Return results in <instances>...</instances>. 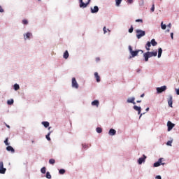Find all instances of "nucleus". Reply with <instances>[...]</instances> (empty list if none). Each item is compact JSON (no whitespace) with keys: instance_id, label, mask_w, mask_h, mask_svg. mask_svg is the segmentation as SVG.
<instances>
[{"instance_id":"f257e3e1","label":"nucleus","mask_w":179,"mask_h":179,"mask_svg":"<svg viewBox=\"0 0 179 179\" xmlns=\"http://www.w3.org/2000/svg\"><path fill=\"white\" fill-rule=\"evenodd\" d=\"M129 50L132 58H135V57L138 56V54H139V52L143 54V50H136V51H134L131 45L129 46Z\"/></svg>"},{"instance_id":"f03ea898","label":"nucleus","mask_w":179,"mask_h":179,"mask_svg":"<svg viewBox=\"0 0 179 179\" xmlns=\"http://www.w3.org/2000/svg\"><path fill=\"white\" fill-rule=\"evenodd\" d=\"M136 37L139 40V38H142L144 36H145L146 32L145 31H142L141 29L136 30Z\"/></svg>"},{"instance_id":"7ed1b4c3","label":"nucleus","mask_w":179,"mask_h":179,"mask_svg":"<svg viewBox=\"0 0 179 179\" xmlns=\"http://www.w3.org/2000/svg\"><path fill=\"white\" fill-rule=\"evenodd\" d=\"M144 59L145 62H148L149 61V58H152V55L151 52H146L145 53L143 54Z\"/></svg>"},{"instance_id":"20e7f679","label":"nucleus","mask_w":179,"mask_h":179,"mask_svg":"<svg viewBox=\"0 0 179 179\" xmlns=\"http://www.w3.org/2000/svg\"><path fill=\"white\" fill-rule=\"evenodd\" d=\"M144 59L145 62H148L149 61V58H152V55L151 52H146L145 53L143 54Z\"/></svg>"},{"instance_id":"39448f33","label":"nucleus","mask_w":179,"mask_h":179,"mask_svg":"<svg viewBox=\"0 0 179 179\" xmlns=\"http://www.w3.org/2000/svg\"><path fill=\"white\" fill-rule=\"evenodd\" d=\"M6 168H3V162H0V174H5Z\"/></svg>"},{"instance_id":"423d86ee","label":"nucleus","mask_w":179,"mask_h":179,"mask_svg":"<svg viewBox=\"0 0 179 179\" xmlns=\"http://www.w3.org/2000/svg\"><path fill=\"white\" fill-rule=\"evenodd\" d=\"M166 90H167V87L166 85L157 88V93H163V92H166Z\"/></svg>"},{"instance_id":"0eeeda50","label":"nucleus","mask_w":179,"mask_h":179,"mask_svg":"<svg viewBox=\"0 0 179 179\" xmlns=\"http://www.w3.org/2000/svg\"><path fill=\"white\" fill-rule=\"evenodd\" d=\"M163 158H160L158 159L157 162L154 163V167H159V166H164V163H162Z\"/></svg>"},{"instance_id":"6e6552de","label":"nucleus","mask_w":179,"mask_h":179,"mask_svg":"<svg viewBox=\"0 0 179 179\" xmlns=\"http://www.w3.org/2000/svg\"><path fill=\"white\" fill-rule=\"evenodd\" d=\"M80 2V8H87V5H89V1H87V3H84L83 0H79Z\"/></svg>"},{"instance_id":"1a4fd4ad","label":"nucleus","mask_w":179,"mask_h":179,"mask_svg":"<svg viewBox=\"0 0 179 179\" xmlns=\"http://www.w3.org/2000/svg\"><path fill=\"white\" fill-rule=\"evenodd\" d=\"M72 87H75V89H78L79 87V85L78 84V82L76 81V78H72Z\"/></svg>"},{"instance_id":"9d476101","label":"nucleus","mask_w":179,"mask_h":179,"mask_svg":"<svg viewBox=\"0 0 179 179\" xmlns=\"http://www.w3.org/2000/svg\"><path fill=\"white\" fill-rule=\"evenodd\" d=\"M168 103H169V107L173 108V96L169 95L168 96Z\"/></svg>"},{"instance_id":"9b49d317","label":"nucleus","mask_w":179,"mask_h":179,"mask_svg":"<svg viewBox=\"0 0 179 179\" xmlns=\"http://www.w3.org/2000/svg\"><path fill=\"white\" fill-rule=\"evenodd\" d=\"M176 124H173L171 122L169 121L167 122L168 131H171L174 128Z\"/></svg>"},{"instance_id":"f8f14e48","label":"nucleus","mask_w":179,"mask_h":179,"mask_svg":"<svg viewBox=\"0 0 179 179\" xmlns=\"http://www.w3.org/2000/svg\"><path fill=\"white\" fill-rule=\"evenodd\" d=\"M97 12H99V6H95L91 8V13H97Z\"/></svg>"},{"instance_id":"ddd939ff","label":"nucleus","mask_w":179,"mask_h":179,"mask_svg":"<svg viewBox=\"0 0 179 179\" xmlns=\"http://www.w3.org/2000/svg\"><path fill=\"white\" fill-rule=\"evenodd\" d=\"M117 134V131L114 129H110L109 130L108 134L110 135V136H113V135H115Z\"/></svg>"},{"instance_id":"4468645a","label":"nucleus","mask_w":179,"mask_h":179,"mask_svg":"<svg viewBox=\"0 0 179 179\" xmlns=\"http://www.w3.org/2000/svg\"><path fill=\"white\" fill-rule=\"evenodd\" d=\"M6 150L8 152H11V153H15V149H13V147L10 145L6 147Z\"/></svg>"},{"instance_id":"2eb2a0df","label":"nucleus","mask_w":179,"mask_h":179,"mask_svg":"<svg viewBox=\"0 0 179 179\" xmlns=\"http://www.w3.org/2000/svg\"><path fill=\"white\" fill-rule=\"evenodd\" d=\"M146 159V156L143 155V157H141L138 159V164H142V163H143V162H145V160Z\"/></svg>"},{"instance_id":"dca6fc26","label":"nucleus","mask_w":179,"mask_h":179,"mask_svg":"<svg viewBox=\"0 0 179 179\" xmlns=\"http://www.w3.org/2000/svg\"><path fill=\"white\" fill-rule=\"evenodd\" d=\"M33 34L30 32H27L25 35H24V40H27V38H30Z\"/></svg>"},{"instance_id":"f3484780","label":"nucleus","mask_w":179,"mask_h":179,"mask_svg":"<svg viewBox=\"0 0 179 179\" xmlns=\"http://www.w3.org/2000/svg\"><path fill=\"white\" fill-rule=\"evenodd\" d=\"M133 108L136 111H138V114H141V111H142V109L141 108V107L137 106H134Z\"/></svg>"},{"instance_id":"a211bd4d","label":"nucleus","mask_w":179,"mask_h":179,"mask_svg":"<svg viewBox=\"0 0 179 179\" xmlns=\"http://www.w3.org/2000/svg\"><path fill=\"white\" fill-rule=\"evenodd\" d=\"M127 103H132V104H136V103H135V98L134 97L129 98L127 99Z\"/></svg>"},{"instance_id":"6ab92c4d","label":"nucleus","mask_w":179,"mask_h":179,"mask_svg":"<svg viewBox=\"0 0 179 179\" xmlns=\"http://www.w3.org/2000/svg\"><path fill=\"white\" fill-rule=\"evenodd\" d=\"M99 104H100L99 100H94L92 102V106H96V107H99Z\"/></svg>"},{"instance_id":"aec40b11","label":"nucleus","mask_w":179,"mask_h":179,"mask_svg":"<svg viewBox=\"0 0 179 179\" xmlns=\"http://www.w3.org/2000/svg\"><path fill=\"white\" fill-rule=\"evenodd\" d=\"M152 45V43H150V42H147V44L145 45V48L147 50V51H150V47Z\"/></svg>"},{"instance_id":"412c9836","label":"nucleus","mask_w":179,"mask_h":179,"mask_svg":"<svg viewBox=\"0 0 179 179\" xmlns=\"http://www.w3.org/2000/svg\"><path fill=\"white\" fill-rule=\"evenodd\" d=\"M94 76H95V79L96 80V82H100V76H99V73L95 72L94 73Z\"/></svg>"},{"instance_id":"4be33fe9","label":"nucleus","mask_w":179,"mask_h":179,"mask_svg":"<svg viewBox=\"0 0 179 179\" xmlns=\"http://www.w3.org/2000/svg\"><path fill=\"white\" fill-rule=\"evenodd\" d=\"M64 58L65 59H68L69 58V53L68 52V50H66L63 55Z\"/></svg>"},{"instance_id":"5701e85b","label":"nucleus","mask_w":179,"mask_h":179,"mask_svg":"<svg viewBox=\"0 0 179 179\" xmlns=\"http://www.w3.org/2000/svg\"><path fill=\"white\" fill-rule=\"evenodd\" d=\"M150 43L153 47H156V45H157V42H156V40L155 39H152Z\"/></svg>"},{"instance_id":"b1692460","label":"nucleus","mask_w":179,"mask_h":179,"mask_svg":"<svg viewBox=\"0 0 179 179\" xmlns=\"http://www.w3.org/2000/svg\"><path fill=\"white\" fill-rule=\"evenodd\" d=\"M162 52H163V49H162V48H159L158 49V58H160V57H162Z\"/></svg>"},{"instance_id":"393cba45","label":"nucleus","mask_w":179,"mask_h":179,"mask_svg":"<svg viewBox=\"0 0 179 179\" xmlns=\"http://www.w3.org/2000/svg\"><path fill=\"white\" fill-rule=\"evenodd\" d=\"M42 125H43L45 127V128H48V127H50V122H42Z\"/></svg>"},{"instance_id":"a878e982","label":"nucleus","mask_w":179,"mask_h":179,"mask_svg":"<svg viewBox=\"0 0 179 179\" xmlns=\"http://www.w3.org/2000/svg\"><path fill=\"white\" fill-rule=\"evenodd\" d=\"M167 27V26L163 23V22H161V28L162 29V30H166V28Z\"/></svg>"},{"instance_id":"bb28decb","label":"nucleus","mask_w":179,"mask_h":179,"mask_svg":"<svg viewBox=\"0 0 179 179\" xmlns=\"http://www.w3.org/2000/svg\"><path fill=\"white\" fill-rule=\"evenodd\" d=\"M96 131L98 134H101L103 132V129L101 127H97Z\"/></svg>"},{"instance_id":"cd10ccee","label":"nucleus","mask_w":179,"mask_h":179,"mask_svg":"<svg viewBox=\"0 0 179 179\" xmlns=\"http://www.w3.org/2000/svg\"><path fill=\"white\" fill-rule=\"evenodd\" d=\"M116 2V6H120L121 5V2H122V0H115Z\"/></svg>"},{"instance_id":"c85d7f7f","label":"nucleus","mask_w":179,"mask_h":179,"mask_svg":"<svg viewBox=\"0 0 179 179\" xmlns=\"http://www.w3.org/2000/svg\"><path fill=\"white\" fill-rule=\"evenodd\" d=\"M19 89H20V87L19 86V85L15 84L14 85V90H19Z\"/></svg>"},{"instance_id":"c756f323","label":"nucleus","mask_w":179,"mask_h":179,"mask_svg":"<svg viewBox=\"0 0 179 179\" xmlns=\"http://www.w3.org/2000/svg\"><path fill=\"white\" fill-rule=\"evenodd\" d=\"M13 103V99H10L7 101V104H8V106H12Z\"/></svg>"},{"instance_id":"7c9ffc66","label":"nucleus","mask_w":179,"mask_h":179,"mask_svg":"<svg viewBox=\"0 0 179 179\" xmlns=\"http://www.w3.org/2000/svg\"><path fill=\"white\" fill-rule=\"evenodd\" d=\"M49 163H50V164H55V159H50L49 160Z\"/></svg>"},{"instance_id":"2f4dec72","label":"nucleus","mask_w":179,"mask_h":179,"mask_svg":"<svg viewBox=\"0 0 179 179\" xmlns=\"http://www.w3.org/2000/svg\"><path fill=\"white\" fill-rule=\"evenodd\" d=\"M50 135H51V132H49L47 135H46V139L48 141H51V138H50Z\"/></svg>"},{"instance_id":"473e14b6","label":"nucleus","mask_w":179,"mask_h":179,"mask_svg":"<svg viewBox=\"0 0 179 179\" xmlns=\"http://www.w3.org/2000/svg\"><path fill=\"white\" fill-rule=\"evenodd\" d=\"M46 178L51 179V174L50 172L46 173Z\"/></svg>"},{"instance_id":"72a5a7b5","label":"nucleus","mask_w":179,"mask_h":179,"mask_svg":"<svg viewBox=\"0 0 179 179\" xmlns=\"http://www.w3.org/2000/svg\"><path fill=\"white\" fill-rule=\"evenodd\" d=\"M152 57H157V52H151Z\"/></svg>"},{"instance_id":"f704fd0d","label":"nucleus","mask_w":179,"mask_h":179,"mask_svg":"<svg viewBox=\"0 0 179 179\" xmlns=\"http://www.w3.org/2000/svg\"><path fill=\"white\" fill-rule=\"evenodd\" d=\"M41 171L42 174H45V167H43L41 169Z\"/></svg>"},{"instance_id":"c9c22d12","label":"nucleus","mask_w":179,"mask_h":179,"mask_svg":"<svg viewBox=\"0 0 179 179\" xmlns=\"http://www.w3.org/2000/svg\"><path fill=\"white\" fill-rule=\"evenodd\" d=\"M59 174H65V169H60L59 171Z\"/></svg>"},{"instance_id":"e433bc0d","label":"nucleus","mask_w":179,"mask_h":179,"mask_svg":"<svg viewBox=\"0 0 179 179\" xmlns=\"http://www.w3.org/2000/svg\"><path fill=\"white\" fill-rule=\"evenodd\" d=\"M8 138H6V140L4 141V143H5V145H6V146H9V143H8Z\"/></svg>"},{"instance_id":"4c0bfd02","label":"nucleus","mask_w":179,"mask_h":179,"mask_svg":"<svg viewBox=\"0 0 179 179\" xmlns=\"http://www.w3.org/2000/svg\"><path fill=\"white\" fill-rule=\"evenodd\" d=\"M22 23H23V24H29V21H27V20H22Z\"/></svg>"},{"instance_id":"58836bf2","label":"nucleus","mask_w":179,"mask_h":179,"mask_svg":"<svg viewBox=\"0 0 179 179\" xmlns=\"http://www.w3.org/2000/svg\"><path fill=\"white\" fill-rule=\"evenodd\" d=\"M107 30H108V31L110 32V29H107L106 28V27H103V33H104V34H106V33H107Z\"/></svg>"},{"instance_id":"ea45409f","label":"nucleus","mask_w":179,"mask_h":179,"mask_svg":"<svg viewBox=\"0 0 179 179\" xmlns=\"http://www.w3.org/2000/svg\"><path fill=\"white\" fill-rule=\"evenodd\" d=\"M173 143V141H169L167 143H166V145H168V146H171V144Z\"/></svg>"},{"instance_id":"a19ab883","label":"nucleus","mask_w":179,"mask_h":179,"mask_svg":"<svg viewBox=\"0 0 179 179\" xmlns=\"http://www.w3.org/2000/svg\"><path fill=\"white\" fill-rule=\"evenodd\" d=\"M136 22H140V23H143V20L142 19H137V20H136Z\"/></svg>"},{"instance_id":"79ce46f5","label":"nucleus","mask_w":179,"mask_h":179,"mask_svg":"<svg viewBox=\"0 0 179 179\" xmlns=\"http://www.w3.org/2000/svg\"><path fill=\"white\" fill-rule=\"evenodd\" d=\"M134 31V27H131V28L129 29V33H132Z\"/></svg>"},{"instance_id":"37998d69","label":"nucleus","mask_w":179,"mask_h":179,"mask_svg":"<svg viewBox=\"0 0 179 179\" xmlns=\"http://www.w3.org/2000/svg\"><path fill=\"white\" fill-rule=\"evenodd\" d=\"M3 12H4L3 8H2L1 6H0V13H3Z\"/></svg>"},{"instance_id":"c03bdc74","label":"nucleus","mask_w":179,"mask_h":179,"mask_svg":"<svg viewBox=\"0 0 179 179\" xmlns=\"http://www.w3.org/2000/svg\"><path fill=\"white\" fill-rule=\"evenodd\" d=\"M139 5H140L141 6H143V5H144V1H143V0H141V2L139 3Z\"/></svg>"},{"instance_id":"a18cd8bd","label":"nucleus","mask_w":179,"mask_h":179,"mask_svg":"<svg viewBox=\"0 0 179 179\" xmlns=\"http://www.w3.org/2000/svg\"><path fill=\"white\" fill-rule=\"evenodd\" d=\"M151 12H155V4H153L151 8Z\"/></svg>"},{"instance_id":"49530a36","label":"nucleus","mask_w":179,"mask_h":179,"mask_svg":"<svg viewBox=\"0 0 179 179\" xmlns=\"http://www.w3.org/2000/svg\"><path fill=\"white\" fill-rule=\"evenodd\" d=\"M174 34L173 33H171V37L172 38V40H174Z\"/></svg>"},{"instance_id":"de8ad7c7","label":"nucleus","mask_w":179,"mask_h":179,"mask_svg":"<svg viewBox=\"0 0 179 179\" xmlns=\"http://www.w3.org/2000/svg\"><path fill=\"white\" fill-rule=\"evenodd\" d=\"M128 3H132L134 2V0H127Z\"/></svg>"},{"instance_id":"09e8293b","label":"nucleus","mask_w":179,"mask_h":179,"mask_svg":"<svg viewBox=\"0 0 179 179\" xmlns=\"http://www.w3.org/2000/svg\"><path fill=\"white\" fill-rule=\"evenodd\" d=\"M155 178H156V179H162V176H157L155 177Z\"/></svg>"},{"instance_id":"8fccbe9b","label":"nucleus","mask_w":179,"mask_h":179,"mask_svg":"<svg viewBox=\"0 0 179 179\" xmlns=\"http://www.w3.org/2000/svg\"><path fill=\"white\" fill-rule=\"evenodd\" d=\"M176 94H178V96H179V88L178 89H176Z\"/></svg>"},{"instance_id":"3c124183","label":"nucleus","mask_w":179,"mask_h":179,"mask_svg":"<svg viewBox=\"0 0 179 179\" xmlns=\"http://www.w3.org/2000/svg\"><path fill=\"white\" fill-rule=\"evenodd\" d=\"M168 27H169V29H171V23H169V24H168Z\"/></svg>"},{"instance_id":"603ef678","label":"nucleus","mask_w":179,"mask_h":179,"mask_svg":"<svg viewBox=\"0 0 179 179\" xmlns=\"http://www.w3.org/2000/svg\"><path fill=\"white\" fill-rule=\"evenodd\" d=\"M96 61L97 62H99V61H100V58H99V57H96Z\"/></svg>"},{"instance_id":"864d4df0","label":"nucleus","mask_w":179,"mask_h":179,"mask_svg":"<svg viewBox=\"0 0 179 179\" xmlns=\"http://www.w3.org/2000/svg\"><path fill=\"white\" fill-rule=\"evenodd\" d=\"M141 97H145V94H142L141 95Z\"/></svg>"},{"instance_id":"5fc2aeb1","label":"nucleus","mask_w":179,"mask_h":179,"mask_svg":"<svg viewBox=\"0 0 179 179\" xmlns=\"http://www.w3.org/2000/svg\"><path fill=\"white\" fill-rule=\"evenodd\" d=\"M6 126L7 127V128H10V126L6 124Z\"/></svg>"},{"instance_id":"6e6d98bb","label":"nucleus","mask_w":179,"mask_h":179,"mask_svg":"<svg viewBox=\"0 0 179 179\" xmlns=\"http://www.w3.org/2000/svg\"><path fill=\"white\" fill-rule=\"evenodd\" d=\"M145 111H149V108H147L145 109Z\"/></svg>"},{"instance_id":"4d7b16f0","label":"nucleus","mask_w":179,"mask_h":179,"mask_svg":"<svg viewBox=\"0 0 179 179\" xmlns=\"http://www.w3.org/2000/svg\"><path fill=\"white\" fill-rule=\"evenodd\" d=\"M92 0H88V3H90V1H91Z\"/></svg>"},{"instance_id":"13d9d810","label":"nucleus","mask_w":179,"mask_h":179,"mask_svg":"<svg viewBox=\"0 0 179 179\" xmlns=\"http://www.w3.org/2000/svg\"><path fill=\"white\" fill-rule=\"evenodd\" d=\"M142 101H137V103H141Z\"/></svg>"},{"instance_id":"bf43d9fd","label":"nucleus","mask_w":179,"mask_h":179,"mask_svg":"<svg viewBox=\"0 0 179 179\" xmlns=\"http://www.w3.org/2000/svg\"><path fill=\"white\" fill-rule=\"evenodd\" d=\"M167 31L169 32V31H170V29H168Z\"/></svg>"},{"instance_id":"052dcab7","label":"nucleus","mask_w":179,"mask_h":179,"mask_svg":"<svg viewBox=\"0 0 179 179\" xmlns=\"http://www.w3.org/2000/svg\"><path fill=\"white\" fill-rule=\"evenodd\" d=\"M141 117H142V114L140 115V118H141Z\"/></svg>"},{"instance_id":"680f3d73","label":"nucleus","mask_w":179,"mask_h":179,"mask_svg":"<svg viewBox=\"0 0 179 179\" xmlns=\"http://www.w3.org/2000/svg\"><path fill=\"white\" fill-rule=\"evenodd\" d=\"M48 129H51V127H49Z\"/></svg>"},{"instance_id":"e2e57ef3","label":"nucleus","mask_w":179,"mask_h":179,"mask_svg":"<svg viewBox=\"0 0 179 179\" xmlns=\"http://www.w3.org/2000/svg\"><path fill=\"white\" fill-rule=\"evenodd\" d=\"M34 141H32V143H34Z\"/></svg>"},{"instance_id":"0e129e2a","label":"nucleus","mask_w":179,"mask_h":179,"mask_svg":"<svg viewBox=\"0 0 179 179\" xmlns=\"http://www.w3.org/2000/svg\"><path fill=\"white\" fill-rule=\"evenodd\" d=\"M38 1H41V0H38Z\"/></svg>"}]
</instances>
